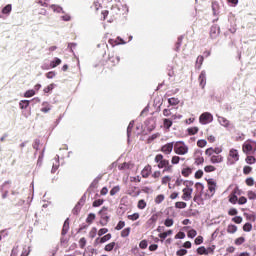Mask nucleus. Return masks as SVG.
<instances>
[{
    "label": "nucleus",
    "mask_w": 256,
    "mask_h": 256,
    "mask_svg": "<svg viewBox=\"0 0 256 256\" xmlns=\"http://www.w3.org/2000/svg\"><path fill=\"white\" fill-rule=\"evenodd\" d=\"M158 169H163V173H173V165L168 159H165L163 154H157L154 158Z\"/></svg>",
    "instance_id": "1"
},
{
    "label": "nucleus",
    "mask_w": 256,
    "mask_h": 256,
    "mask_svg": "<svg viewBox=\"0 0 256 256\" xmlns=\"http://www.w3.org/2000/svg\"><path fill=\"white\" fill-rule=\"evenodd\" d=\"M174 153L176 155H187L189 153V146L183 141H177L174 143Z\"/></svg>",
    "instance_id": "2"
},
{
    "label": "nucleus",
    "mask_w": 256,
    "mask_h": 256,
    "mask_svg": "<svg viewBox=\"0 0 256 256\" xmlns=\"http://www.w3.org/2000/svg\"><path fill=\"white\" fill-rule=\"evenodd\" d=\"M207 181V188H208V197L211 199L213 195L217 192V181L213 178H209Z\"/></svg>",
    "instance_id": "3"
},
{
    "label": "nucleus",
    "mask_w": 256,
    "mask_h": 256,
    "mask_svg": "<svg viewBox=\"0 0 256 256\" xmlns=\"http://www.w3.org/2000/svg\"><path fill=\"white\" fill-rule=\"evenodd\" d=\"M227 161L228 165H235V163L239 161V151H237L235 148L230 149Z\"/></svg>",
    "instance_id": "4"
},
{
    "label": "nucleus",
    "mask_w": 256,
    "mask_h": 256,
    "mask_svg": "<svg viewBox=\"0 0 256 256\" xmlns=\"http://www.w3.org/2000/svg\"><path fill=\"white\" fill-rule=\"evenodd\" d=\"M120 61H121V58L115 55V52H112L111 54L108 55L107 66L110 69H112V67H116V65H119Z\"/></svg>",
    "instance_id": "5"
},
{
    "label": "nucleus",
    "mask_w": 256,
    "mask_h": 256,
    "mask_svg": "<svg viewBox=\"0 0 256 256\" xmlns=\"http://www.w3.org/2000/svg\"><path fill=\"white\" fill-rule=\"evenodd\" d=\"M182 201H191L193 199V188L189 187V184H186V187L182 189Z\"/></svg>",
    "instance_id": "6"
},
{
    "label": "nucleus",
    "mask_w": 256,
    "mask_h": 256,
    "mask_svg": "<svg viewBox=\"0 0 256 256\" xmlns=\"http://www.w3.org/2000/svg\"><path fill=\"white\" fill-rule=\"evenodd\" d=\"M199 123L201 125H209V123H213V114L210 112H204L199 117Z\"/></svg>",
    "instance_id": "7"
},
{
    "label": "nucleus",
    "mask_w": 256,
    "mask_h": 256,
    "mask_svg": "<svg viewBox=\"0 0 256 256\" xmlns=\"http://www.w3.org/2000/svg\"><path fill=\"white\" fill-rule=\"evenodd\" d=\"M104 211H107V208L103 207L100 211H99V215H100V225L101 227H106V225H108L109 223V214H107V212H104Z\"/></svg>",
    "instance_id": "8"
},
{
    "label": "nucleus",
    "mask_w": 256,
    "mask_h": 256,
    "mask_svg": "<svg viewBox=\"0 0 256 256\" xmlns=\"http://www.w3.org/2000/svg\"><path fill=\"white\" fill-rule=\"evenodd\" d=\"M173 149H175V142H169L163 145L160 151L164 153V155H171V153H173Z\"/></svg>",
    "instance_id": "9"
},
{
    "label": "nucleus",
    "mask_w": 256,
    "mask_h": 256,
    "mask_svg": "<svg viewBox=\"0 0 256 256\" xmlns=\"http://www.w3.org/2000/svg\"><path fill=\"white\" fill-rule=\"evenodd\" d=\"M151 173H153V167L151 165L147 164L141 171V176L143 179H149L151 177Z\"/></svg>",
    "instance_id": "10"
},
{
    "label": "nucleus",
    "mask_w": 256,
    "mask_h": 256,
    "mask_svg": "<svg viewBox=\"0 0 256 256\" xmlns=\"http://www.w3.org/2000/svg\"><path fill=\"white\" fill-rule=\"evenodd\" d=\"M221 33V29L217 25H213L210 28V37L211 39H217L219 37V34Z\"/></svg>",
    "instance_id": "11"
},
{
    "label": "nucleus",
    "mask_w": 256,
    "mask_h": 256,
    "mask_svg": "<svg viewBox=\"0 0 256 256\" xmlns=\"http://www.w3.org/2000/svg\"><path fill=\"white\" fill-rule=\"evenodd\" d=\"M210 157V162L213 163V165L218 163H223V155L221 154H212Z\"/></svg>",
    "instance_id": "12"
},
{
    "label": "nucleus",
    "mask_w": 256,
    "mask_h": 256,
    "mask_svg": "<svg viewBox=\"0 0 256 256\" xmlns=\"http://www.w3.org/2000/svg\"><path fill=\"white\" fill-rule=\"evenodd\" d=\"M228 201L232 205H237L239 198L237 197V189H234L232 193L228 196Z\"/></svg>",
    "instance_id": "13"
},
{
    "label": "nucleus",
    "mask_w": 256,
    "mask_h": 256,
    "mask_svg": "<svg viewBox=\"0 0 256 256\" xmlns=\"http://www.w3.org/2000/svg\"><path fill=\"white\" fill-rule=\"evenodd\" d=\"M223 149L221 148H208L205 150V155L207 156H213V155H220L219 153H222Z\"/></svg>",
    "instance_id": "14"
},
{
    "label": "nucleus",
    "mask_w": 256,
    "mask_h": 256,
    "mask_svg": "<svg viewBox=\"0 0 256 256\" xmlns=\"http://www.w3.org/2000/svg\"><path fill=\"white\" fill-rule=\"evenodd\" d=\"M198 81L200 83V87L205 89V85H207V74L205 71H202L199 75Z\"/></svg>",
    "instance_id": "15"
},
{
    "label": "nucleus",
    "mask_w": 256,
    "mask_h": 256,
    "mask_svg": "<svg viewBox=\"0 0 256 256\" xmlns=\"http://www.w3.org/2000/svg\"><path fill=\"white\" fill-rule=\"evenodd\" d=\"M112 237L113 236L111 235V233H108V234L102 236L101 238H99V237L96 238L95 243H100L101 245H103V243H107V241H111Z\"/></svg>",
    "instance_id": "16"
},
{
    "label": "nucleus",
    "mask_w": 256,
    "mask_h": 256,
    "mask_svg": "<svg viewBox=\"0 0 256 256\" xmlns=\"http://www.w3.org/2000/svg\"><path fill=\"white\" fill-rule=\"evenodd\" d=\"M218 123L222 126V127H231V121L227 120V118L223 117V116H218Z\"/></svg>",
    "instance_id": "17"
},
{
    "label": "nucleus",
    "mask_w": 256,
    "mask_h": 256,
    "mask_svg": "<svg viewBox=\"0 0 256 256\" xmlns=\"http://www.w3.org/2000/svg\"><path fill=\"white\" fill-rule=\"evenodd\" d=\"M193 173V168L184 165L182 170H181V175L182 177H189Z\"/></svg>",
    "instance_id": "18"
},
{
    "label": "nucleus",
    "mask_w": 256,
    "mask_h": 256,
    "mask_svg": "<svg viewBox=\"0 0 256 256\" xmlns=\"http://www.w3.org/2000/svg\"><path fill=\"white\" fill-rule=\"evenodd\" d=\"M182 185H185V187H187V185H193V182L184 181L181 178H177L176 181H175V186L176 187H181Z\"/></svg>",
    "instance_id": "19"
},
{
    "label": "nucleus",
    "mask_w": 256,
    "mask_h": 256,
    "mask_svg": "<svg viewBox=\"0 0 256 256\" xmlns=\"http://www.w3.org/2000/svg\"><path fill=\"white\" fill-rule=\"evenodd\" d=\"M242 151L243 153H245L246 155H249L250 151H253V145H251V143H245L242 146Z\"/></svg>",
    "instance_id": "20"
},
{
    "label": "nucleus",
    "mask_w": 256,
    "mask_h": 256,
    "mask_svg": "<svg viewBox=\"0 0 256 256\" xmlns=\"http://www.w3.org/2000/svg\"><path fill=\"white\" fill-rule=\"evenodd\" d=\"M163 125H164V129H167V131H169V129L173 127V121L171 119L164 118Z\"/></svg>",
    "instance_id": "21"
},
{
    "label": "nucleus",
    "mask_w": 256,
    "mask_h": 256,
    "mask_svg": "<svg viewBox=\"0 0 256 256\" xmlns=\"http://www.w3.org/2000/svg\"><path fill=\"white\" fill-rule=\"evenodd\" d=\"M212 11L214 16L219 15V2L217 1L212 2Z\"/></svg>",
    "instance_id": "22"
},
{
    "label": "nucleus",
    "mask_w": 256,
    "mask_h": 256,
    "mask_svg": "<svg viewBox=\"0 0 256 256\" xmlns=\"http://www.w3.org/2000/svg\"><path fill=\"white\" fill-rule=\"evenodd\" d=\"M11 11H13V6L11 4H7L3 9H2V15H10Z\"/></svg>",
    "instance_id": "23"
},
{
    "label": "nucleus",
    "mask_w": 256,
    "mask_h": 256,
    "mask_svg": "<svg viewBox=\"0 0 256 256\" xmlns=\"http://www.w3.org/2000/svg\"><path fill=\"white\" fill-rule=\"evenodd\" d=\"M194 163L195 165H203V163H205V158L202 157L201 153L200 155L195 156Z\"/></svg>",
    "instance_id": "24"
},
{
    "label": "nucleus",
    "mask_w": 256,
    "mask_h": 256,
    "mask_svg": "<svg viewBox=\"0 0 256 256\" xmlns=\"http://www.w3.org/2000/svg\"><path fill=\"white\" fill-rule=\"evenodd\" d=\"M180 161H185V158H181V157H179L177 155L172 156V158H171V165H179Z\"/></svg>",
    "instance_id": "25"
},
{
    "label": "nucleus",
    "mask_w": 256,
    "mask_h": 256,
    "mask_svg": "<svg viewBox=\"0 0 256 256\" xmlns=\"http://www.w3.org/2000/svg\"><path fill=\"white\" fill-rule=\"evenodd\" d=\"M96 218L97 216L95 215V213H90L86 218V223H88V225H92L93 221H95Z\"/></svg>",
    "instance_id": "26"
},
{
    "label": "nucleus",
    "mask_w": 256,
    "mask_h": 256,
    "mask_svg": "<svg viewBox=\"0 0 256 256\" xmlns=\"http://www.w3.org/2000/svg\"><path fill=\"white\" fill-rule=\"evenodd\" d=\"M59 65H61V59L59 58H54V60L50 62L51 69H55V67H59Z\"/></svg>",
    "instance_id": "27"
},
{
    "label": "nucleus",
    "mask_w": 256,
    "mask_h": 256,
    "mask_svg": "<svg viewBox=\"0 0 256 256\" xmlns=\"http://www.w3.org/2000/svg\"><path fill=\"white\" fill-rule=\"evenodd\" d=\"M69 232V218L64 221L63 228H62V235H65Z\"/></svg>",
    "instance_id": "28"
},
{
    "label": "nucleus",
    "mask_w": 256,
    "mask_h": 256,
    "mask_svg": "<svg viewBox=\"0 0 256 256\" xmlns=\"http://www.w3.org/2000/svg\"><path fill=\"white\" fill-rule=\"evenodd\" d=\"M196 251H197L198 255H209V250L206 249L204 246L197 248Z\"/></svg>",
    "instance_id": "29"
},
{
    "label": "nucleus",
    "mask_w": 256,
    "mask_h": 256,
    "mask_svg": "<svg viewBox=\"0 0 256 256\" xmlns=\"http://www.w3.org/2000/svg\"><path fill=\"white\" fill-rule=\"evenodd\" d=\"M203 61H205V58L202 55L197 57V59H196V67L198 69H201V66L203 65Z\"/></svg>",
    "instance_id": "30"
},
{
    "label": "nucleus",
    "mask_w": 256,
    "mask_h": 256,
    "mask_svg": "<svg viewBox=\"0 0 256 256\" xmlns=\"http://www.w3.org/2000/svg\"><path fill=\"white\" fill-rule=\"evenodd\" d=\"M117 244L115 242H110L108 243L105 247H104V250L107 251V252H111L113 251V249H115V246Z\"/></svg>",
    "instance_id": "31"
},
{
    "label": "nucleus",
    "mask_w": 256,
    "mask_h": 256,
    "mask_svg": "<svg viewBox=\"0 0 256 256\" xmlns=\"http://www.w3.org/2000/svg\"><path fill=\"white\" fill-rule=\"evenodd\" d=\"M243 231H245V233H250V231H253V225L249 222L245 223L243 225Z\"/></svg>",
    "instance_id": "32"
},
{
    "label": "nucleus",
    "mask_w": 256,
    "mask_h": 256,
    "mask_svg": "<svg viewBox=\"0 0 256 256\" xmlns=\"http://www.w3.org/2000/svg\"><path fill=\"white\" fill-rule=\"evenodd\" d=\"M30 103L31 102L29 100H21L19 102V107H20V109H27V107H29Z\"/></svg>",
    "instance_id": "33"
},
{
    "label": "nucleus",
    "mask_w": 256,
    "mask_h": 256,
    "mask_svg": "<svg viewBox=\"0 0 256 256\" xmlns=\"http://www.w3.org/2000/svg\"><path fill=\"white\" fill-rule=\"evenodd\" d=\"M227 233H237V226H235L234 224H229L227 227Z\"/></svg>",
    "instance_id": "34"
},
{
    "label": "nucleus",
    "mask_w": 256,
    "mask_h": 256,
    "mask_svg": "<svg viewBox=\"0 0 256 256\" xmlns=\"http://www.w3.org/2000/svg\"><path fill=\"white\" fill-rule=\"evenodd\" d=\"M188 135H197L199 133L198 127H191L187 129Z\"/></svg>",
    "instance_id": "35"
},
{
    "label": "nucleus",
    "mask_w": 256,
    "mask_h": 256,
    "mask_svg": "<svg viewBox=\"0 0 256 256\" xmlns=\"http://www.w3.org/2000/svg\"><path fill=\"white\" fill-rule=\"evenodd\" d=\"M88 235L90 239H95V237H97V228L92 227Z\"/></svg>",
    "instance_id": "36"
},
{
    "label": "nucleus",
    "mask_w": 256,
    "mask_h": 256,
    "mask_svg": "<svg viewBox=\"0 0 256 256\" xmlns=\"http://www.w3.org/2000/svg\"><path fill=\"white\" fill-rule=\"evenodd\" d=\"M205 173H213V171H217V168L213 165H207L204 167Z\"/></svg>",
    "instance_id": "37"
},
{
    "label": "nucleus",
    "mask_w": 256,
    "mask_h": 256,
    "mask_svg": "<svg viewBox=\"0 0 256 256\" xmlns=\"http://www.w3.org/2000/svg\"><path fill=\"white\" fill-rule=\"evenodd\" d=\"M176 209H185L187 208V203L183 201H179L175 203Z\"/></svg>",
    "instance_id": "38"
},
{
    "label": "nucleus",
    "mask_w": 256,
    "mask_h": 256,
    "mask_svg": "<svg viewBox=\"0 0 256 256\" xmlns=\"http://www.w3.org/2000/svg\"><path fill=\"white\" fill-rule=\"evenodd\" d=\"M121 191V187L119 186H114L111 190H110V195L111 197L117 195V193H119Z\"/></svg>",
    "instance_id": "39"
},
{
    "label": "nucleus",
    "mask_w": 256,
    "mask_h": 256,
    "mask_svg": "<svg viewBox=\"0 0 256 256\" xmlns=\"http://www.w3.org/2000/svg\"><path fill=\"white\" fill-rule=\"evenodd\" d=\"M130 167H131V165H130L129 163L124 162V163H122V164H120V165L118 166V169H119L120 171H125V170H127V169H130Z\"/></svg>",
    "instance_id": "40"
},
{
    "label": "nucleus",
    "mask_w": 256,
    "mask_h": 256,
    "mask_svg": "<svg viewBox=\"0 0 256 256\" xmlns=\"http://www.w3.org/2000/svg\"><path fill=\"white\" fill-rule=\"evenodd\" d=\"M247 197H248V199H250V201H255V199H256V193H255V191L249 190V191L247 192Z\"/></svg>",
    "instance_id": "41"
},
{
    "label": "nucleus",
    "mask_w": 256,
    "mask_h": 256,
    "mask_svg": "<svg viewBox=\"0 0 256 256\" xmlns=\"http://www.w3.org/2000/svg\"><path fill=\"white\" fill-rule=\"evenodd\" d=\"M131 234V227L125 228L121 231V237H129Z\"/></svg>",
    "instance_id": "42"
},
{
    "label": "nucleus",
    "mask_w": 256,
    "mask_h": 256,
    "mask_svg": "<svg viewBox=\"0 0 256 256\" xmlns=\"http://www.w3.org/2000/svg\"><path fill=\"white\" fill-rule=\"evenodd\" d=\"M245 161L248 165H253L256 163L255 156H247Z\"/></svg>",
    "instance_id": "43"
},
{
    "label": "nucleus",
    "mask_w": 256,
    "mask_h": 256,
    "mask_svg": "<svg viewBox=\"0 0 256 256\" xmlns=\"http://www.w3.org/2000/svg\"><path fill=\"white\" fill-rule=\"evenodd\" d=\"M137 207H138V209L143 210V209H145V207H147V202L145 200L141 199L138 201Z\"/></svg>",
    "instance_id": "44"
},
{
    "label": "nucleus",
    "mask_w": 256,
    "mask_h": 256,
    "mask_svg": "<svg viewBox=\"0 0 256 256\" xmlns=\"http://www.w3.org/2000/svg\"><path fill=\"white\" fill-rule=\"evenodd\" d=\"M168 103L169 105H179L180 101L179 98L172 97L168 99Z\"/></svg>",
    "instance_id": "45"
},
{
    "label": "nucleus",
    "mask_w": 256,
    "mask_h": 256,
    "mask_svg": "<svg viewBox=\"0 0 256 256\" xmlns=\"http://www.w3.org/2000/svg\"><path fill=\"white\" fill-rule=\"evenodd\" d=\"M163 201H165V195H163V194H159L155 198V203H157V205H159L160 203H163Z\"/></svg>",
    "instance_id": "46"
},
{
    "label": "nucleus",
    "mask_w": 256,
    "mask_h": 256,
    "mask_svg": "<svg viewBox=\"0 0 256 256\" xmlns=\"http://www.w3.org/2000/svg\"><path fill=\"white\" fill-rule=\"evenodd\" d=\"M197 147H200L201 149H203V147H207V140L205 139L198 140Z\"/></svg>",
    "instance_id": "47"
},
{
    "label": "nucleus",
    "mask_w": 256,
    "mask_h": 256,
    "mask_svg": "<svg viewBox=\"0 0 256 256\" xmlns=\"http://www.w3.org/2000/svg\"><path fill=\"white\" fill-rule=\"evenodd\" d=\"M152 179H155V181H159V178L161 177V172L159 170H156L152 173Z\"/></svg>",
    "instance_id": "48"
},
{
    "label": "nucleus",
    "mask_w": 256,
    "mask_h": 256,
    "mask_svg": "<svg viewBox=\"0 0 256 256\" xmlns=\"http://www.w3.org/2000/svg\"><path fill=\"white\" fill-rule=\"evenodd\" d=\"M78 243L80 249H85V245H87V239H85V237H82Z\"/></svg>",
    "instance_id": "49"
},
{
    "label": "nucleus",
    "mask_w": 256,
    "mask_h": 256,
    "mask_svg": "<svg viewBox=\"0 0 256 256\" xmlns=\"http://www.w3.org/2000/svg\"><path fill=\"white\" fill-rule=\"evenodd\" d=\"M187 235L190 239H193L194 237H197V230L191 229L188 231Z\"/></svg>",
    "instance_id": "50"
},
{
    "label": "nucleus",
    "mask_w": 256,
    "mask_h": 256,
    "mask_svg": "<svg viewBox=\"0 0 256 256\" xmlns=\"http://www.w3.org/2000/svg\"><path fill=\"white\" fill-rule=\"evenodd\" d=\"M245 183H246V185H247L248 187H253V185H255V180H254L253 178L249 177V178H247V179L245 180Z\"/></svg>",
    "instance_id": "51"
},
{
    "label": "nucleus",
    "mask_w": 256,
    "mask_h": 256,
    "mask_svg": "<svg viewBox=\"0 0 256 256\" xmlns=\"http://www.w3.org/2000/svg\"><path fill=\"white\" fill-rule=\"evenodd\" d=\"M139 217H140L139 213H134V214L128 215V219L130 221H137V219H139Z\"/></svg>",
    "instance_id": "52"
},
{
    "label": "nucleus",
    "mask_w": 256,
    "mask_h": 256,
    "mask_svg": "<svg viewBox=\"0 0 256 256\" xmlns=\"http://www.w3.org/2000/svg\"><path fill=\"white\" fill-rule=\"evenodd\" d=\"M171 182V177L170 176H163L161 179L162 185H167V183Z\"/></svg>",
    "instance_id": "53"
},
{
    "label": "nucleus",
    "mask_w": 256,
    "mask_h": 256,
    "mask_svg": "<svg viewBox=\"0 0 256 256\" xmlns=\"http://www.w3.org/2000/svg\"><path fill=\"white\" fill-rule=\"evenodd\" d=\"M125 227V221H119L118 224L115 227L116 231H121Z\"/></svg>",
    "instance_id": "54"
},
{
    "label": "nucleus",
    "mask_w": 256,
    "mask_h": 256,
    "mask_svg": "<svg viewBox=\"0 0 256 256\" xmlns=\"http://www.w3.org/2000/svg\"><path fill=\"white\" fill-rule=\"evenodd\" d=\"M233 223H236L237 225H240V223H243V217L241 216H236L232 218Z\"/></svg>",
    "instance_id": "55"
},
{
    "label": "nucleus",
    "mask_w": 256,
    "mask_h": 256,
    "mask_svg": "<svg viewBox=\"0 0 256 256\" xmlns=\"http://www.w3.org/2000/svg\"><path fill=\"white\" fill-rule=\"evenodd\" d=\"M53 89H55V84H49L47 87H45L43 89L44 93H49L50 91H52Z\"/></svg>",
    "instance_id": "56"
},
{
    "label": "nucleus",
    "mask_w": 256,
    "mask_h": 256,
    "mask_svg": "<svg viewBox=\"0 0 256 256\" xmlns=\"http://www.w3.org/2000/svg\"><path fill=\"white\" fill-rule=\"evenodd\" d=\"M57 75V73L55 72V71H50V72H47L46 74H45V77L47 78V79H54V77Z\"/></svg>",
    "instance_id": "57"
},
{
    "label": "nucleus",
    "mask_w": 256,
    "mask_h": 256,
    "mask_svg": "<svg viewBox=\"0 0 256 256\" xmlns=\"http://www.w3.org/2000/svg\"><path fill=\"white\" fill-rule=\"evenodd\" d=\"M34 95H35V90H28V91H26L25 93H24V97H26V98H29V97H34Z\"/></svg>",
    "instance_id": "58"
},
{
    "label": "nucleus",
    "mask_w": 256,
    "mask_h": 256,
    "mask_svg": "<svg viewBox=\"0 0 256 256\" xmlns=\"http://www.w3.org/2000/svg\"><path fill=\"white\" fill-rule=\"evenodd\" d=\"M104 203L103 199L95 200L92 204L93 207H101V205Z\"/></svg>",
    "instance_id": "59"
},
{
    "label": "nucleus",
    "mask_w": 256,
    "mask_h": 256,
    "mask_svg": "<svg viewBox=\"0 0 256 256\" xmlns=\"http://www.w3.org/2000/svg\"><path fill=\"white\" fill-rule=\"evenodd\" d=\"M251 171H253V168L251 166H244L243 167L244 175H249V173H251Z\"/></svg>",
    "instance_id": "60"
},
{
    "label": "nucleus",
    "mask_w": 256,
    "mask_h": 256,
    "mask_svg": "<svg viewBox=\"0 0 256 256\" xmlns=\"http://www.w3.org/2000/svg\"><path fill=\"white\" fill-rule=\"evenodd\" d=\"M173 223H174L173 219L167 218L164 222V225L165 227H173Z\"/></svg>",
    "instance_id": "61"
},
{
    "label": "nucleus",
    "mask_w": 256,
    "mask_h": 256,
    "mask_svg": "<svg viewBox=\"0 0 256 256\" xmlns=\"http://www.w3.org/2000/svg\"><path fill=\"white\" fill-rule=\"evenodd\" d=\"M245 203H247V197L241 196V197L238 199V205H245Z\"/></svg>",
    "instance_id": "62"
},
{
    "label": "nucleus",
    "mask_w": 256,
    "mask_h": 256,
    "mask_svg": "<svg viewBox=\"0 0 256 256\" xmlns=\"http://www.w3.org/2000/svg\"><path fill=\"white\" fill-rule=\"evenodd\" d=\"M245 243V237H239L235 240V245H243Z\"/></svg>",
    "instance_id": "63"
},
{
    "label": "nucleus",
    "mask_w": 256,
    "mask_h": 256,
    "mask_svg": "<svg viewBox=\"0 0 256 256\" xmlns=\"http://www.w3.org/2000/svg\"><path fill=\"white\" fill-rule=\"evenodd\" d=\"M177 256H184L187 255V250L186 249H180L176 252Z\"/></svg>",
    "instance_id": "64"
}]
</instances>
